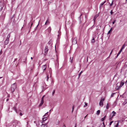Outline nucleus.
Returning a JSON list of instances; mask_svg holds the SVG:
<instances>
[{
	"instance_id": "ddd939ff",
	"label": "nucleus",
	"mask_w": 127,
	"mask_h": 127,
	"mask_svg": "<svg viewBox=\"0 0 127 127\" xmlns=\"http://www.w3.org/2000/svg\"><path fill=\"white\" fill-rule=\"evenodd\" d=\"M44 103V101L43 100H41V102L40 104L39 105V106H40L42 105Z\"/></svg>"
},
{
	"instance_id": "8fccbe9b",
	"label": "nucleus",
	"mask_w": 127,
	"mask_h": 127,
	"mask_svg": "<svg viewBox=\"0 0 127 127\" xmlns=\"http://www.w3.org/2000/svg\"><path fill=\"white\" fill-rule=\"evenodd\" d=\"M63 127H66L65 125H63Z\"/></svg>"
},
{
	"instance_id": "7c9ffc66",
	"label": "nucleus",
	"mask_w": 127,
	"mask_h": 127,
	"mask_svg": "<svg viewBox=\"0 0 127 127\" xmlns=\"http://www.w3.org/2000/svg\"><path fill=\"white\" fill-rule=\"evenodd\" d=\"M120 54V53L119 52L117 54V56H116V58H117Z\"/></svg>"
},
{
	"instance_id": "f257e3e1",
	"label": "nucleus",
	"mask_w": 127,
	"mask_h": 127,
	"mask_svg": "<svg viewBox=\"0 0 127 127\" xmlns=\"http://www.w3.org/2000/svg\"><path fill=\"white\" fill-rule=\"evenodd\" d=\"M124 84V82H121L120 83H117V86L116 87V89L117 90L119 89V88L122 87Z\"/></svg>"
},
{
	"instance_id": "cd10ccee",
	"label": "nucleus",
	"mask_w": 127,
	"mask_h": 127,
	"mask_svg": "<svg viewBox=\"0 0 127 127\" xmlns=\"http://www.w3.org/2000/svg\"><path fill=\"white\" fill-rule=\"evenodd\" d=\"M88 105V104L87 103L85 102V105L84 106V107H86V106H87Z\"/></svg>"
},
{
	"instance_id": "dca6fc26",
	"label": "nucleus",
	"mask_w": 127,
	"mask_h": 127,
	"mask_svg": "<svg viewBox=\"0 0 127 127\" xmlns=\"http://www.w3.org/2000/svg\"><path fill=\"white\" fill-rule=\"evenodd\" d=\"M49 19L48 18L47 19V20H46V22L45 23V25H46L47 24V23H49Z\"/></svg>"
},
{
	"instance_id": "f03ea898",
	"label": "nucleus",
	"mask_w": 127,
	"mask_h": 127,
	"mask_svg": "<svg viewBox=\"0 0 127 127\" xmlns=\"http://www.w3.org/2000/svg\"><path fill=\"white\" fill-rule=\"evenodd\" d=\"M16 88V84L14 83L12 84L11 85L10 89L11 92L13 93L15 91Z\"/></svg>"
},
{
	"instance_id": "393cba45",
	"label": "nucleus",
	"mask_w": 127,
	"mask_h": 127,
	"mask_svg": "<svg viewBox=\"0 0 127 127\" xmlns=\"http://www.w3.org/2000/svg\"><path fill=\"white\" fill-rule=\"evenodd\" d=\"M115 93H112L111 95V97H113V96L115 94Z\"/></svg>"
},
{
	"instance_id": "37998d69",
	"label": "nucleus",
	"mask_w": 127,
	"mask_h": 127,
	"mask_svg": "<svg viewBox=\"0 0 127 127\" xmlns=\"http://www.w3.org/2000/svg\"><path fill=\"white\" fill-rule=\"evenodd\" d=\"M51 28L50 27H49L48 29V30H50V31L51 30Z\"/></svg>"
},
{
	"instance_id": "f8f14e48",
	"label": "nucleus",
	"mask_w": 127,
	"mask_h": 127,
	"mask_svg": "<svg viewBox=\"0 0 127 127\" xmlns=\"http://www.w3.org/2000/svg\"><path fill=\"white\" fill-rule=\"evenodd\" d=\"M13 109L15 111V112L16 113H17V109H16V106H15L14 107H13Z\"/></svg>"
},
{
	"instance_id": "f3484780",
	"label": "nucleus",
	"mask_w": 127,
	"mask_h": 127,
	"mask_svg": "<svg viewBox=\"0 0 127 127\" xmlns=\"http://www.w3.org/2000/svg\"><path fill=\"white\" fill-rule=\"evenodd\" d=\"M100 110H98L96 112V114L97 115H98L100 113Z\"/></svg>"
},
{
	"instance_id": "9d476101",
	"label": "nucleus",
	"mask_w": 127,
	"mask_h": 127,
	"mask_svg": "<svg viewBox=\"0 0 127 127\" xmlns=\"http://www.w3.org/2000/svg\"><path fill=\"white\" fill-rule=\"evenodd\" d=\"M82 14H81L80 16V17L78 18L79 20V22L80 23H81V16H82Z\"/></svg>"
},
{
	"instance_id": "58836bf2",
	"label": "nucleus",
	"mask_w": 127,
	"mask_h": 127,
	"mask_svg": "<svg viewBox=\"0 0 127 127\" xmlns=\"http://www.w3.org/2000/svg\"><path fill=\"white\" fill-rule=\"evenodd\" d=\"M110 119H109V120H112V118L111 117H110Z\"/></svg>"
},
{
	"instance_id": "423d86ee",
	"label": "nucleus",
	"mask_w": 127,
	"mask_h": 127,
	"mask_svg": "<svg viewBox=\"0 0 127 127\" xmlns=\"http://www.w3.org/2000/svg\"><path fill=\"white\" fill-rule=\"evenodd\" d=\"M48 47L47 46H46L44 49L45 54H47L48 51Z\"/></svg>"
},
{
	"instance_id": "69168bd1",
	"label": "nucleus",
	"mask_w": 127,
	"mask_h": 127,
	"mask_svg": "<svg viewBox=\"0 0 127 127\" xmlns=\"http://www.w3.org/2000/svg\"><path fill=\"white\" fill-rule=\"evenodd\" d=\"M31 59L32 60V57H31Z\"/></svg>"
},
{
	"instance_id": "4be33fe9",
	"label": "nucleus",
	"mask_w": 127,
	"mask_h": 127,
	"mask_svg": "<svg viewBox=\"0 0 127 127\" xmlns=\"http://www.w3.org/2000/svg\"><path fill=\"white\" fill-rule=\"evenodd\" d=\"M10 34H8V35L6 39H9V38L10 37Z\"/></svg>"
},
{
	"instance_id": "774afa93",
	"label": "nucleus",
	"mask_w": 127,
	"mask_h": 127,
	"mask_svg": "<svg viewBox=\"0 0 127 127\" xmlns=\"http://www.w3.org/2000/svg\"><path fill=\"white\" fill-rule=\"evenodd\" d=\"M28 122H27V125H28Z\"/></svg>"
},
{
	"instance_id": "79ce46f5",
	"label": "nucleus",
	"mask_w": 127,
	"mask_h": 127,
	"mask_svg": "<svg viewBox=\"0 0 127 127\" xmlns=\"http://www.w3.org/2000/svg\"><path fill=\"white\" fill-rule=\"evenodd\" d=\"M46 125H47V124H45L44 125H43L44 126L43 127H45V126Z\"/></svg>"
},
{
	"instance_id": "c03bdc74",
	"label": "nucleus",
	"mask_w": 127,
	"mask_h": 127,
	"mask_svg": "<svg viewBox=\"0 0 127 127\" xmlns=\"http://www.w3.org/2000/svg\"><path fill=\"white\" fill-rule=\"evenodd\" d=\"M74 106H73V107H72V112L73 111V109H74Z\"/></svg>"
},
{
	"instance_id": "39448f33",
	"label": "nucleus",
	"mask_w": 127,
	"mask_h": 127,
	"mask_svg": "<svg viewBox=\"0 0 127 127\" xmlns=\"http://www.w3.org/2000/svg\"><path fill=\"white\" fill-rule=\"evenodd\" d=\"M116 114V112H115L114 111H113L112 113L110 115V117L113 118V116H115Z\"/></svg>"
},
{
	"instance_id": "a19ab883",
	"label": "nucleus",
	"mask_w": 127,
	"mask_h": 127,
	"mask_svg": "<svg viewBox=\"0 0 127 127\" xmlns=\"http://www.w3.org/2000/svg\"><path fill=\"white\" fill-rule=\"evenodd\" d=\"M125 102L126 103H127V99H126L125 100Z\"/></svg>"
},
{
	"instance_id": "2eb2a0df",
	"label": "nucleus",
	"mask_w": 127,
	"mask_h": 127,
	"mask_svg": "<svg viewBox=\"0 0 127 127\" xmlns=\"http://www.w3.org/2000/svg\"><path fill=\"white\" fill-rule=\"evenodd\" d=\"M48 112L47 113H46L43 116L44 117H45L46 116L47 117L48 116V115L50 114L49 113V114H48Z\"/></svg>"
},
{
	"instance_id": "680f3d73",
	"label": "nucleus",
	"mask_w": 127,
	"mask_h": 127,
	"mask_svg": "<svg viewBox=\"0 0 127 127\" xmlns=\"http://www.w3.org/2000/svg\"><path fill=\"white\" fill-rule=\"evenodd\" d=\"M8 99H6V101H8Z\"/></svg>"
},
{
	"instance_id": "c85d7f7f",
	"label": "nucleus",
	"mask_w": 127,
	"mask_h": 127,
	"mask_svg": "<svg viewBox=\"0 0 127 127\" xmlns=\"http://www.w3.org/2000/svg\"><path fill=\"white\" fill-rule=\"evenodd\" d=\"M106 108L107 109H108L109 108L108 104L107 103V106H106Z\"/></svg>"
},
{
	"instance_id": "c9c22d12",
	"label": "nucleus",
	"mask_w": 127,
	"mask_h": 127,
	"mask_svg": "<svg viewBox=\"0 0 127 127\" xmlns=\"http://www.w3.org/2000/svg\"><path fill=\"white\" fill-rule=\"evenodd\" d=\"M113 121H111L110 123V124H109L110 125H111V124L112 123H113Z\"/></svg>"
},
{
	"instance_id": "6e6d98bb",
	"label": "nucleus",
	"mask_w": 127,
	"mask_h": 127,
	"mask_svg": "<svg viewBox=\"0 0 127 127\" xmlns=\"http://www.w3.org/2000/svg\"><path fill=\"white\" fill-rule=\"evenodd\" d=\"M113 50H112V51H111V53H110V55L111 54V53H112V51H113Z\"/></svg>"
},
{
	"instance_id": "bf43d9fd",
	"label": "nucleus",
	"mask_w": 127,
	"mask_h": 127,
	"mask_svg": "<svg viewBox=\"0 0 127 127\" xmlns=\"http://www.w3.org/2000/svg\"><path fill=\"white\" fill-rule=\"evenodd\" d=\"M39 22H38V25H37V27H38V25H39Z\"/></svg>"
},
{
	"instance_id": "ea45409f",
	"label": "nucleus",
	"mask_w": 127,
	"mask_h": 127,
	"mask_svg": "<svg viewBox=\"0 0 127 127\" xmlns=\"http://www.w3.org/2000/svg\"><path fill=\"white\" fill-rule=\"evenodd\" d=\"M43 124H42V127H47V125H45V127H42V126H43Z\"/></svg>"
},
{
	"instance_id": "9b49d317",
	"label": "nucleus",
	"mask_w": 127,
	"mask_h": 127,
	"mask_svg": "<svg viewBox=\"0 0 127 127\" xmlns=\"http://www.w3.org/2000/svg\"><path fill=\"white\" fill-rule=\"evenodd\" d=\"M52 40L51 39L49 40V41L48 42V44L49 45L50 44V45L51 46V45L52 44L51 43H52Z\"/></svg>"
},
{
	"instance_id": "6e6552de",
	"label": "nucleus",
	"mask_w": 127,
	"mask_h": 127,
	"mask_svg": "<svg viewBox=\"0 0 127 127\" xmlns=\"http://www.w3.org/2000/svg\"><path fill=\"white\" fill-rule=\"evenodd\" d=\"M9 41V39H6L5 42V44L6 45H7Z\"/></svg>"
},
{
	"instance_id": "338daca9",
	"label": "nucleus",
	"mask_w": 127,
	"mask_h": 127,
	"mask_svg": "<svg viewBox=\"0 0 127 127\" xmlns=\"http://www.w3.org/2000/svg\"><path fill=\"white\" fill-rule=\"evenodd\" d=\"M103 124L104 125V122H103Z\"/></svg>"
},
{
	"instance_id": "f704fd0d",
	"label": "nucleus",
	"mask_w": 127,
	"mask_h": 127,
	"mask_svg": "<svg viewBox=\"0 0 127 127\" xmlns=\"http://www.w3.org/2000/svg\"><path fill=\"white\" fill-rule=\"evenodd\" d=\"M112 11H113V10H111V11L110 12V13L111 14H112L113 13V12Z\"/></svg>"
},
{
	"instance_id": "a211bd4d",
	"label": "nucleus",
	"mask_w": 127,
	"mask_h": 127,
	"mask_svg": "<svg viewBox=\"0 0 127 127\" xmlns=\"http://www.w3.org/2000/svg\"><path fill=\"white\" fill-rule=\"evenodd\" d=\"M106 116H105L103 118H101V121L102 122L106 118Z\"/></svg>"
},
{
	"instance_id": "473e14b6",
	"label": "nucleus",
	"mask_w": 127,
	"mask_h": 127,
	"mask_svg": "<svg viewBox=\"0 0 127 127\" xmlns=\"http://www.w3.org/2000/svg\"><path fill=\"white\" fill-rule=\"evenodd\" d=\"M58 33L59 34L58 35V37H59V35L61 33V32L60 31H58Z\"/></svg>"
},
{
	"instance_id": "72a5a7b5",
	"label": "nucleus",
	"mask_w": 127,
	"mask_h": 127,
	"mask_svg": "<svg viewBox=\"0 0 127 127\" xmlns=\"http://www.w3.org/2000/svg\"><path fill=\"white\" fill-rule=\"evenodd\" d=\"M113 4V1L112 0V3L110 4V6H112Z\"/></svg>"
},
{
	"instance_id": "4d7b16f0",
	"label": "nucleus",
	"mask_w": 127,
	"mask_h": 127,
	"mask_svg": "<svg viewBox=\"0 0 127 127\" xmlns=\"http://www.w3.org/2000/svg\"><path fill=\"white\" fill-rule=\"evenodd\" d=\"M15 0H12V2L14 1Z\"/></svg>"
},
{
	"instance_id": "412c9836",
	"label": "nucleus",
	"mask_w": 127,
	"mask_h": 127,
	"mask_svg": "<svg viewBox=\"0 0 127 127\" xmlns=\"http://www.w3.org/2000/svg\"><path fill=\"white\" fill-rule=\"evenodd\" d=\"M94 40H95V38L94 37H93V38L92 39V43H94L95 42Z\"/></svg>"
},
{
	"instance_id": "a878e982",
	"label": "nucleus",
	"mask_w": 127,
	"mask_h": 127,
	"mask_svg": "<svg viewBox=\"0 0 127 127\" xmlns=\"http://www.w3.org/2000/svg\"><path fill=\"white\" fill-rule=\"evenodd\" d=\"M83 72V71H81V72L79 74V78L80 77V76L81 75V74Z\"/></svg>"
},
{
	"instance_id": "4468645a",
	"label": "nucleus",
	"mask_w": 127,
	"mask_h": 127,
	"mask_svg": "<svg viewBox=\"0 0 127 127\" xmlns=\"http://www.w3.org/2000/svg\"><path fill=\"white\" fill-rule=\"evenodd\" d=\"M47 119V117H46L44 118H42V120L43 121V122H42V124H43V123H44V121H46Z\"/></svg>"
},
{
	"instance_id": "49530a36",
	"label": "nucleus",
	"mask_w": 127,
	"mask_h": 127,
	"mask_svg": "<svg viewBox=\"0 0 127 127\" xmlns=\"http://www.w3.org/2000/svg\"><path fill=\"white\" fill-rule=\"evenodd\" d=\"M106 2V1H104L103 2V4H104V3H105Z\"/></svg>"
},
{
	"instance_id": "0e129e2a",
	"label": "nucleus",
	"mask_w": 127,
	"mask_h": 127,
	"mask_svg": "<svg viewBox=\"0 0 127 127\" xmlns=\"http://www.w3.org/2000/svg\"><path fill=\"white\" fill-rule=\"evenodd\" d=\"M2 77H0V79L1 78H2Z\"/></svg>"
},
{
	"instance_id": "4c0bfd02",
	"label": "nucleus",
	"mask_w": 127,
	"mask_h": 127,
	"mask_svg": "<svg viewBox=\"0 0 127 127\" xmlns=\"http://www.w3.org/2000/svg\"><path fill=\"white\" fill-rule=\"evenodd\" d=\"M55 90H54L53 92L52 93V95H53L54 94V93H55Z\"/></svg>"
},
{
	"instance_id": "3c124183",
	"label": "nucleus",
	"mask_w": 127,
	"mask_h": 127,
	"mask_svg": "<svg viewBox=\"0 0 127 127\" xmlns=\"http://www.w3.org/2000/svg\"><path fill=\"white\" fill-rule=\"evenodd\" d=\"M126 103L125 102H124L123 103V104H126Z\"/></svg>"
},
{
	"instance_id": "a18cd8bd",
	"label": "nucleus",
	"mask_w": 127,
	"mask_h": 127,
	"mask_svg": "<svg viewBox=\"0 0 127 127\" xmlns=\"http://www.w3.org/2000/svg\"><path fill=\"white\" fill-rule=\"evenodd\" d=\"M20 116H22V114L21 113V112H20Z\"/></svg>"
},
{
	"instance_id": "c756f323",
	"label": "nucleus",
	"mask_w": 127,
	"mask_h": 127,
	"mask_svg": "<svg viewBox=\"0 0 127 127\" xmlns=\"http://www.w3.org/2000/svg\"><path fill=\"white\" fill-rule=\"evenodd\" d=\"M123 50V49H122V48H121V49L119 51V52L120 53H121L122 52V50Z\"/></svg>"
},
{
	"instance_id": "7ed1b4c3",
	"label": "nucleus",
	"mask_w": 127,
	"mask_h": 127,
	"mask_svg": "<svg viewBox=\"0 0 127 127\" xmlns=\"http://www.w3.org/2000/svg\"><path fill=\"white\" fill-rule=\"evenodd\" d=\"M104 98H102L101 99L99 103V105L100 106L102 107L103 106V102L104 101Z\"/></svg>"
},
{
	"instance_id": "e2e57ef3",
	"label": "nucleus",
	"mask_w": 127,
	"mask_h": 127,
	"mask_svg": "<svg viewBox=\"0 0 127 127\" xmlns=\"http://www.w3.org/2000/svg\"><path fill=\"white\" fill-rule=\"evenodd\" d=\"M44 96H45V95H44L43 96V97H43V98H44Z\"/></svg>"
},
{
	"instance_id": "052dcab7",
	"label": "nucleus",
	"mask_w": 127,
	"mask_h": 127,
	"mask_svg": "<svg viewBox=\"0 0 127 127\" xmlns=\"http://www.w3.org/2000/svg\"><path fill=\"white\" fill-rule=\"evenodd\" d=\"M102 6H101V5L100 4V7H102Z\"/></svg>"
},
{
	"instance_id": "0eeeda50",
	"label": "nucleus",
	"mask_w": 127,
	"mask_h": 127,
	"mask_svg": "<svg viewBox=\"0 0 127 127\" xmlns=\"http://www.w3.org/2000/svg\"><path fill=\"white\" fill-rule=\"evenodd\" d=\"M46 64H45L43 65L42 67V68L43 70V71L45 70L46 68Z\"/></svg>"
},
{
	"instance_id": "de8ad7c7",
	"label": "nucleus",
	"mask_w": 127,
	"mask_h": 127,
	"mask_svg": "<svg viewBox=\"0 0 127 127\" xmlns=\"http://www.w3.org/2000/svg\"><path fill=\"white\" fill-rule=\"evenodd\" d=\"M104 4L103 3H102L100 4L101 5V6H102V5Z\"/></svg>"
},
{
	"instance_id": "09e8293b",
	"label": "nucleus",
	"mask_w": 127,
	"mask_h": 127,
	"mask_svg": "<svg viewBox=\"0 0 127 127\" xmlns=\"http://www.w3.org/2000/svg\"><path fill=\"white\" fill-rule=\"evenodd\" d=\"M53 109H51L50 110H49V111H53Z\"/></svg>"
},
{
	"instance_id": "13d9d810",
	"label": "nucleus",
	"mask_w": 127,
	"mask_h": 127,
	"mask_svg": "<svg viewBox=\"0 0 127 127\" xmlns=\"http://www.w3.org/2000/svg\"><path fill=\"white\" fill-rule=\"evenodd\" d=\"M76 126H77L76 124L75 125V126L74 127H76Z\"/></svg>"
},
{
	"instance_id": "5701e85b",
	"label": "nucleus",
	"mask_w": 127,
	"mask_h": 127,
	"mask_svg": "<svg viewBox=\"0 0 127 127\" xmlns=\"http://www.w3.org/2000/svg\"><path fill=\"white\" fill-rule=\"evenodd\" d=\"M125 44H123V45L121 47V48H122V49H124L125 48Z\"/></svg>"
},
{
	"instance_id": "aec40b11",
	"label": "nucleus",
	"mask_w": 127,
	"mask_h": 127,
	"mask_svg": "<svg viewBox=\"0 0 127 127\" xmlns=\"http://www.w3.org/2000/svg\"><path fill=\"white\" fill-rule=\"evenodd\" d=\"M112 28L111 29H110V30L108 32V34L109 33H110V32L112 31Z\"/></svg>"
},
{
	"instance_id": "e433bc0d",
	"label": "nucleus",
	"mask_w": 127,
	"mask_h": 127,
	"mask_svg": "<svg viewBox=\"0 0 127 127\" xmlns=\"http://www.w3.org/2000/svg\"><path fill=\"white\" fill-rule=\"evenodd\" d=\"M116 21V20H115L113 22H112L113 24H114L115 22Z\"/></svg>"
},
{
	"instance_id": "5fc2aeb1",
	"label": "nucleus",
	"mask_w": 127,
	"mask_h": 127,
	"mask_svg": "<svg viewBox=\"0 0 127 127\" xmlns=\"http://www.w3.org/2000/svg\"><path fill=\"white\" fill-rule=\"evenodd\" d=\"M88 115L87 114L86 116L84 117V118H86V117Z\"/></svg>"
},
{
	"instance_id": "20e7f679",
	"label": "nucleus",
	"mask_w": 127,
	"mask_h": 127,
	"mask_svg": "<svg viewBox=\"0 0 127 127\" xmlns=\"http://www.w3.org/2000/svg\"><path fill=\"white\" fill-rule=\"evenodd\" d=\"M72 43L73 44H75L77 43V38L76 37H74V39L72 38Z\"/></svg>"
},
{
	"instance_id": "864d4df0",
	"label": "nucleus",
	"mask_w": 127,
	"mask_h": 127,
	"mask_svg": "<svg viewBox=\"0 0 127 127\" xmlns=\"http://www.w3.org/2000/svg\"><path fill=\"white\" fill-rule=\"evenodd\" d=\"M43 99H44V98L42 97V99H41V100H43Z\"/></svg>"
},
{
	"instance_id": "1a4fd4ad",
	"label": "nucleus",
	"mask_w": 127,
	"mask_h": 127,
	"mask_svg": "<svg viewBox=\"0 0 127 127\" xmlns=\"http://www.w3.org/2000/svg\"><path fill=\"white\" fill-rule=\"evenodd\" d=\"M98 16V15H96L94 17L93 20L94 21V22H95V20L96 18Z\"/></svg>"
},
{
	"instance_id": "6ab92c4d",
	"label": "nucleus",
	"mask_w": 127,
	"mask_h": 127,
	"mask_svg": "<svg viewBox=\"0 0 127 127\" xmlns=\"http://www.w3.org/2000/svg\"><path fill=\"white\" fill-rule=\"evenodd\" d=\"M73 57L71 58V57H70V62L71 63H72V60L73 59Z\"/></svg>"
},
{
	"instance_id": "603ef678",
	"label": "nucleus",
	"mask_w": 127,
	"mask_h": 127,
	"mask_svg": "<svg viewBox=\"0 0 127 127\" xmlns=\"http://www.w3.org/2000/svg\"><path fill=\"white\" fill-rule=\"evenodd\" d=\"M126 103L125 102H124L123 103V104H126Z\"/></svg>"
},
{
	"instance_id": "2f4dec72",
	"label": "nucleus",
	"mask_w": 127,
	"mask_h": 127,
	"mask_svg": "<svg viewBox=\"0 0 127 127\" xmlns=\"http://www.w3.org/2000/svg\"><path fill=\"white\" fill-rule=\"evenodd\" d=\"M119 125V123L118 122V123L115 126V127H117Z\"/></svg>"
},
{
	"instance_id": "bb28decb",
	"label": "nucleus",
	"mask_w": 127,
	"mask_h": 127,
	"mask_svg": "<svg viewBox=\"0 0 127 127\" xmlns=\"http://www.w3.org/2000/svg\"><path fill=\"white\" fill-rule=\"evenodd\" d=\"M14 122L15 123H17V124H18L19 123V122L17 120H15Z\"/></svg>"
},
{
	"instance_id": "b1692460",
	"label": "nucleus",
	"mask_w": 127,
	"mask_h": 127,
	"mask_svg": "<svg viewBox=\"0 0 127 127\" xmlns=\"http://www.w3.org/2000/svg\"><path fill=\"white\" fill-rule=\"evenodd\" d=\"M47 81H48V79L49 78V75L48 74L47 75Z\"/></svg>"
}]
</instances>
